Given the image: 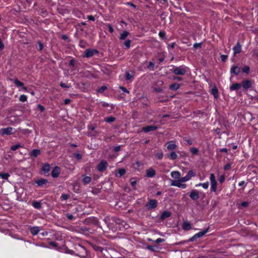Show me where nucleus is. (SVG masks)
<instances>
[{
    "label": "nucleus",
    "instance_id": "obj_1",
    "mask_svg": "<svg viewBox=\"0 0 258 258\" xmlns=\"http://www.w3.org/2000/svg\"><path fill=\"white\" fill-rule=\"evenodd\" d=\"M172 72L176 75H184L187 72V68L184 66L174 67Z\"/></svg>",
    "mask_w": 258,
    "mask_h": 258
},
{
    "label": "nucleus",
    "instance_id": "obj_2",
    "mask_svg": "<svg viewBox=\"0 0 258 258\" xmlns=\"http://www.w3.org/2000/svg\"><path fill=\"white\" fill-rule=\"evenodd\" d=\"M209 227L204 229V230L200 231V232L196 233L192 237H190L188 241L192 242L197 240L198 238H201L204 236L209 231Z\"/></svg>",
    "mask_w": 258,
    "mask_h": 258
},
{
    "label": "nucleus",
    "instance_id": "obj_3",
    "mask_svg": "<svg viewBox=\"0 0 258 258\" xmlns=\"http://www.w3.org/2000/svg\"><path fill=\"white\" fill-rule=\"evenodd\" d=\"M76 249L78 252V253H75L76 255L82 257H85L87 255V251L84 246L79 244L76 247Z\"/></svg>",
    "mask_w": 258,
    "mask_h": 258
},
{
    "label": "nucleus",
    "instance_id": "obj_4",
    "mask_svg": "<svg viewBox=\"0 0 258 258\" xmlns=\"http://www.w3.org/2000/svg\"><path fill=\"white\" fill-rule=\"evenodd\" d=\"M84 223L86 225H96V226H99V222L97 218L93 217L86 218L84 221Z\"/></svg>",
    "mask_w": 258,
    "mask_h": 258
},
{
    "label": "nucleus",
    "instance_id": "obj_5",
    "mask_svg": "<svg viewBox=\"0 0 258 258\" xmlns=\"http://www.w3.org/2000/svg\"><path fill=\"white\" fill-rule=\"evenodd\" d=\"M111 220L115 222L116 224L121 225L123 228L125 229L127 228L126 226L128 227V225L126 222L118 217H111Z\"/></svg>",
    "mask_w": 258,
    "mask_h": 258
},
{
    "label": "nucleus",
    "instance_id": "obj_6",
    "mask_svg": "<svg viewBox=\"0 0 258 258\" xmlns=\"http://www.w3.org/2000/svg\"><path fill=\"white\" fill-rule=\"evenodd\" d=\"M210 178L211 183V191L216 192L217 190V182L214 173L211 174Z\"/></svg>",
    "mask_w": 258,
    "mask_h": 258
},
{
    "label": "nucleus",
    "instance_id": "obj_7",
    "mask_svg": "<svg viewBox=\"0 0 258 258\" xmlns=\"http://www.w3.org/2000/svg\"><path fill=\"white\" fill-rule=\"evenodd\" d=\"M158 206V202L156 200L149 199L148 203L146 205V207L148 210H152L155 209Z\"/></svg>",
    "mask_w": 258,
    "mask_h": 258
},
{
    "label": "nucleus",
    "instance_id": "obj_8",
    "mask_svg": "<svg viewBox=\"0 0 258 258\" xmlns=\"http://www.w3.org/2000/svg\"><path fill=\"white\" fill-rule=\"evenodd\" d=\"M253 83V82H252L251 80H245L242 81L241 86L244 89L248 90L252 88Z\"/></svg>",
    "mask_w": 258,
    "mask_h": 258
},
{
    "label": "nucleus",
    "instance_id": "obj_9",
    "mask_svg": "<svg viewBox=\"0 0 258 258\" xmlns=\"http://www.w3.org/2000/svg\"><path fill=\"white\" fill-rule=\"evenodd\" d=\"M98 51L96 49H87L84 51V56L86 57H91L93 56L95 53H98Z\"/></svg>",
    "mask_w": 258,
    "mask_h": 258
},
{
    "label": "nucleus",
    "instance_id": "obj_10",
    "mask_svg": "<svg viewBox=\"0 0 258 258\" xmlns=\"http://www.w3.org/2000/svg\"><path fill=\"white\" fill-rule=\"evenodd\" d=\"M107 165L106 161L102 160L97 166V170L100 172H103L106 170Z\"/></svg>",
    "mask_w": 258,
    "mask_h": 258
},
{
    "label": "nucleus",
    "instance_id": "obj_11",
    "mask_svg": "<svg viewBox=\"0 0 258 258\" xmlns=\"http://www.w3.org/2000/svg\"><path fill=\"white\" fill-rule=\"evenodd\" d=\"M189 196L194 201L197 200L200 198L199 192L196 189L191 190L189 194Z\"/></svg>",
    "mask_w": 258,
    "mask_h": 258
},
{
    "label": "nucleus",
    "instance_id": "obj_12",
    "mask_svg": "<svg viewBox=\"0 0 258 258\" xmlns=\"http://www.w3.org/2000/svg\"><path fill=\"white\" fill-rule=\"evenodd\" d=\"M60 173V168L57 166H55L51 171V176L53 178H57L58 177Z\"/></svg>",
    "mask_w": 258,
    "mask_h": 258
},
{
    "label": "nucleus",
    "instance_id": "obj_13",
    "mask_svg": "<svg viewBox=\"0 0 258 258\" xmlns=\"http://www.w3.org/2000/svg\"><path fill=\"white\" fill-rule=\"evenodd\" d=\"M158 128L156 125H148L143 127L142 130L145 133H149L151 131H155Z\"/></svg>",
    "mask_w": 258,
    "mask_h": 258
},
{
    "label": "nucleus",
    "instance_id": "obj_14",
    "mask_svg": "<svg viewBox=\"0 0 258 258\" xmlns=\"http://www.w3.org/2000/svg\"><path fill=\"white\" fill-rule=\"evenodd\" d=\"M171 185L181 187L182 188H185L186 187V184L181 183L180 179L179 180H172Z\"/></svg>",
    "mask_w": 258,
    "mask_h": 258
},
{
    "label": "nucleus",
    "instance_id": "obj_15",
    "mask_svg": "<svg viewBox=\"0 0 258 258\" xmlns=\"http://www.w3.org/2000/svg\"><path fill=\"white\" fill-rule=\"evenodd\" d=\"M240 68L237 66L233 65L230 70V73L231 74H234L235 75H237L240 72Z\"/></svg>",
    "mask_w": 258,
    "mask_h": 258
},
{
    "label": "nucleus",
    "instance_id": "obj_16",
    "mask_svg": "<svg viewBox=\"0 0 258 258\" xmlns=\"http://www.w3.org/2000/svg\"><path fill=\"white\" fill-rule=\"evenodd\" d=\"M14 128L11 127L4 128L2 129V133L3 135H10L13 133Z\"/></svg>",
    "mask_w": 258,
    "mask_h": 258
},
{
    "label": "nucleus",
    "instance_id": "obj_17",
    "mask_svg": "<svg viewBox=\"0 0 258 258\" xmlns=\"http://www.w3.org/2000/svg\"><path fill=\"white\" fill-rule=\"evenodd\" d=\"M234 55L239 53L241 51V45L239 42H238L236 45L233 48Z\"/></svg>",
    "mask_w": 258,
    "mask_h": 258
},
{
    "label": "nucleus",
    "instance_id": "obj_18",
    "mask_svg": "<svg viewBox=\"0 0 258 258\" xmlns=\"http://www.w3.org/2000/svg\"><path fill=\"white\" fill-rule=\"evenodd\" d=\"M48 180L44 178H40L35 181V183L39 186H43L48 183Z\"/></svg>",
    "mask_w": 258,
    "mask_h": 258
},
{
    "label": "nucleus",
    "instance_id": "obj_19",
    "mask_svg": "<svg viewBox=\"0 0 258 258\" xmlns=\"http://www.w3.org/2000/svg\"><path fill=\"white\" fill-rule=\"evenodd\" d=\"M171 216V213L169 211H163L161 214L160 219L161 221L164 220V219L170 217Z\"/></svg>",
    "mask_w": 258,
    "mask_h": 258
},
{
    "label": "nucleus",
    "instance_id": "obj_20",
    "mask_svg": "<svg viewBox=\"0 0 258 258\" xmlns=\"http://www.w3.org/2000/svg\"><path fill=\"white\" fill-rule=\"evenodd\" d=\"M166 147L168 150H172L176 149L177 146L173 141H171L167 143Z\"/></svg>",
    "mask_w": 258,
    "mask_h": 258
},
{
    "label": "nucleus",
    "instance_id": "obj_21",
    "mask_svg": "<svg viewBox=\"0 0 258 258\" xmlns=\"http://www.w3.org/2000/svg\"><path fill=\"white\" fill-rule=\"evenodd\" d=\"M182 228L183 230L188 231L191 229V225L188 221H184L182 224Z\"/></svg>",
    "mask_w": 258,
    "mask_h": 258
},
{
    "label": "nucleus",
    "instance_id": "obj_22",
    "mask_svg": "<svg viewBox=\"0 0 258 258\" xmlns=\"http://www.w3.org/2000/svg\"><path fill=\"white\" fill-rule=\"evenodd\" d=\"M155 174L156 172L155 170L152 168H150L149 169L147 170L146 176L148 177H153L155 176Z\"/></svg>",
    "mask_w": 258,
    "mask_h": 258
},
{
    "label": "nucleus",
    "instance_id": "obj_23",
    "mask_svg": "<svg viewBox=\"0 0 258 258\" xmlns=\"http://www.w3.org/2000/svg\"><path fill=\"white\" fill-rule=\"evenodd\" d=\"M82 182L84 185L89 184L91 181V178L90 176H86L85 174L82 175Z\"/></svg>",
    "mask_w": 258,
    "mask_h": 258
},
{
    "label": "nucleus",
    "instance_id": "obj_24",
    "mask_svg": "<svg viewBox=\"0 0 258 258\" xmlns=\"http://www.w3.org/2000/svg\"><path fill=\"white\" fill-rule=\"evenodd\" d=\"M211 93L214 96L215 99H217L218 98V90L215 86H214V87L211 89Z\"/></svg>",
    "mask_w": 258,
    "mask_h": 258
},
{
    "label": "nucleus",
    "instance_id": "obj_25",
    "mask_svg": "<svg viewBox=\"0 0 258 258\" xmlns=\"http://www.w3.org/2000/svg\"><path fill=\"white\" fill-rule=\"evenodd\" d=\"M39 227L37 226H34L30 228V232L33 235H37L39 233Z\"/></svg>",
    "mask_w": 258,
    "mask_h": 258
},
{
    "label": "nucleus",
    "instance_id": "obj_26",
    "mask_svg": "<svg viewBox=\"0 0 258 258\" xmlns=\"http://www.w3.org/2000/svg\"><path fill=\"white\" fill-rule=\"evenodd\" d=\"M241 84L240 83H234L230 87V90L231 91H234V90H237L240 89L241 87Z\"/></svg>",
    "mask_w": 258,
    "mask_h": 258
},
{
    "label": "nucleus",
    "instance_id": "obj_27",
    "mask_svg": "<svg viewBox=\"0 0 258 258\" xmlns=\"http://www.w3.org/2000/svg\"><path fill=\"white\" fill-rule=\"evenodd\" d=\"M41 153L39 149H34L30 153L31 157H36Z\"/></svg>",
    "mask_w": 258,
    "mask_h": 258
},
{
    "label": "nucleus",
    "instance_id": "obj_28",
    "mask_svg": "<svg viewBox=\"0 0 258 258\" xmlns=\"http://www.w3.org/2000/svg\"><path fill=\"white\" fill-rule=\"evenodd\" d=\"M50 166L48 163H46L43 165L42 168V170L45 174L48 173L50 171Z\"/></svg>",
    "mask_w": 258,
    "mask_h": 258
},
{
    "label": "nucleus",
    "instance_id": "obj_29",
    "mask_svg": "<svg viewBox=\"0 0 258 258\" xmlns=\"http://www.w3.org/2000/svg\"><path fill=\"white\" fill-rule=\"evenodd\" d=\"M180 85L178 83H174L171 84L169 86V89L172 91H176L179 88Z\"/></svg>",
    "mask_w": 258,
    "mask_h": 258
},
{
    "label": "nucleus",
    "instance_id": "obj_30",
    "mask_svg": "<svg viewBox=\"0 0 258 258\" xmlns=\"http://www.w3.org/2000/svg\"><path fill=\"white\" fill-rule=\"evenodd\" d=\"M171 176L172 178L177 179L180 178V173L177 171H172L171 173Z\"/></svg>",
    "mask_w": 258,
    "mask_h": 258
},
{
    "label": "nucleus",
    "instance_id": "obj_31",
    "mask_svg": "<svg viewBox=\"0 0 258 258\" xmlns=\"http://www.w3.org/2000/svg\"><path fill=\"white\" fill-rule=\"evenodd\" d=\"M130 34L128 31H127L126 30H124L121 34H120L119 39L120 40H124Z\"/></svg>",
    "mask_w": 258,
    "mask_h": 258
},
{
    "label": "nucleus",
    "instance_id": "obj_32",
    "mask_svg": "<svg viewBox=\"0 0 258 258\" xmlns=\"http://www.w3.org/2000/svg\"><path fill=\"white\" fill-rule=\"evenodd\" d=\"M32 205L33 207L37 209H40L41 208V203L40 202L35 201L32 202Z\"/></svg>",
    "mask_w": 258,
    "mask_h": 258
},
{
    "label": "nucleus",
    "instance_id": "obj_33",
    "mask_svg": "<svg viewBox=\"0 0 258 258\" xmlns=\"http://www.w3.org/2000/svg\"><path fill=\"white\" fill-rule=\"evenodd\" d=\"M88 128L89 130H91L93 132V133H90L91 136H96L99 134V132H97L96 131H94L95 128V126H92V125H88Z\"/></svg>",
    "mask_w": 258,
    "mask_h": 258
},
{
    "label": "nucleus",
    "instance_id": "obj_34",
    "mask_svg": "<svg viewBox=\"0 0 258 258\" xmlns=\"http://www.w3.org/2000/svg\"><path fill=\"white\" fill-rule=\"evenodd\" d=\"M147 248L153 252H156L158 251V247L156 245H148L147 246Z\"/></svg>",
    "mask_w": 258,
    "mask_h": 258
},
{
    "label": "nucleus",
    "instance_id": "obj_35",
    "mask_svg": "<svg viewBox=\"0 0 258 258\" xmlns=\"http://www.w3.org/2000/svg\"><path fill=\"white\" fill-rule=\"evenodd\" d=\"M116 118L114 117L113 116H109L105 118L104 120L106 122L108 123H111L115 120Z\"/></svg>",
    "mask_w": 258,
    "mask_h": 258
},
{
    "label": "nucleus",
    "instance_id": "obj_36",
    "mask_svg": "<svg viewBox=\"0 0 258 258\" xmlns=\"http://www.w3.org/2000/svg\"><path fill=\"white\" fill-rule=\"evenodd\" d=\"M14 83L15 84V85L18 87H22L24 86V83L19 81L17 79H15L14 80Z\"/></svg>",
    "mask_w": 258,
    "mask_h": 258
},
{
    "label": "nucleus",
    "instance_id": "obj_37",
    "mask_svg": "<svg viewBox=\"0 0 258 258\" xmlns=\"http://www.w3.org/2000/svg\"><path fill=\"white\" fill-rule=\"evenodd\" d=\"M92 247H93V248L96 251H99V252H102L103 250V247L98 246V245H93L92 246Z\"/></svg>",
    "mask_w": 258,
    "mask_h": 258
},
{
    "label": "nucleus",
    "instance_id": "obj_38",
    "mask_svg": "<svg viewBox=\"0 0 258 258\" xmlns=\"http://www.w3.org/2000/svg\"><path fill=\"white\" fill-rule=\"evenodd\" d=\"M125 170L123 168H120L118 170L117 174L119 177H121L125 173Z\"/></svg>",
    "mask_w": 258,
    "mask_h": 258
},
{
    "label": "nucleus",
    "instance_id": "obj_39",
    "mask_svg": "<svg viewBox=\"0 0 258 258\" xmlns=\"http://www.w3.org/2000/svg\"><path fill=\"white\" fill-rule=\"evenodd\" d=\"M169 157L172 160H175L177 158V155L175 152H171L169 156Z\"/></svg>",
    "mask_w": 258,
    "mask_h": 258
},
{
    "label": "nucleus",
    "instance_id": "obj_40",
    "mask_svg": "<svg viewBox=\"0 0 258 258\" xmlns=\"http://www.w3.org/2000/svg\"><path fill=\"white\" fill-rule=\"evenodd\" d=\"M10 176V174L8 173H0V177L3 179H7Z\"/></svg>",
    "mask_w": 258,
    "mask_h": 258
},
{
    "label": "nucleus",
    "instance_id": "obj_41",
    "mask_svg": "<svg viewBox=\"0 0 258 258\" xmlns=\"http://www.w3.org/2000/svg\"><path fill=\"white\" fill-rule=\"evenodd\" d=\"M23 146L21 145V144H16V145H15L14 146H12L11 147V150L12 151H16V150H17L18 148H20V147H22Z\"/></svg>",
    "mask_w": 258,
    "mask_h": 258
},
{
    "label": "nucleus",
    "instance_id": "obj_42",
    "mask_svg": "<svg viewBox=\"0 0 258 258\" xmlns=\"http://www.w3.org/2000/svg\"><path fill=\"white\" fill-rule=\"evenodd\" d=\"M197 186H202L205 189H207L209 187V182H206L205 183H199L197 185H196Z\"/></svg>",
    "mask_w": 258,
    "mask_h": 258
},
{
    "label": "nucleus",
    "instance_id": "obj_43",
    "mask_svg": "<svg viewBox=\"0 0 258 258\" xmlns=\"http://www.w3.org/2000/svg\"><path fill=\"white\" fill-rule=\"evenodd\" d=\"M242 71L243 73L248 74L250 72V68L247 66H245L242 69Z\"/></svg>",
    "mask_w": 258,
    "mask_h": 258
},
{
    "label": "nucleus",
    "instance_id": "obj_44",
    "mask_svg": "<svg viewBox=\"0 0 258 258\" xmlns=\"http://www.w3.org/2000/svg\"><path fill=\"white\" fill-rule=\"evenodd\" d=\"M107 89V87L106 86H101L100 88H99L98 90V92L100 93H103L106 89Z\"/></svg>",
    "mask_w": 258,
    "mask_h": 258
},
{
    "label": "nucleus",
    "instance_id": "obj_45",
    "mask_svg": "<svg viewBox=\"0 0 258 258\" xmlns=\"http://www.w3.org/2000/svg\"><path fill=\"white\" fill-rule=\"evenodd\" d=\"M190 151L191 153L192 154H194V155L197 154L198 153V152H199L198 149L196 148L195 147H193V148H190Z\"/></svg>",
    "mask_w": 258,
    "mask_h": 258
},
{
    "label": "nucleus",
    "instance_id": "obj_46",
    "mask_svg": "<svg viewBox=\"0 0 258 258\" xmlns=\"http://www.w3.org/2000/svg\"><path fill=\"white\" fill-rule=\"evenodd\" d=\"M131 40H126L124 42V45L126 47V48H129L131 47Z\"/></svg>",
    "mask_w": 258,
    "mask_h": 258
},
{
    "label": "nucleus",
    "instance_id": "obj_47",
    "mask_svg": "<svg viewBox=\"0 0 258 258\" xmlns=\"http://www.w3.org/2000/svg\"><path fill=\"white\" fill-rule=\"evenodd\" d=\"M27 99V97L25 95H21L20 98H19V100L20 101H21V102H23L26 101Z\"/></svg>",
    "mask_w": 258,
    "mask_h": 258
},
{
    "label": "nucleus",
    "instance_id": "obj_48",
    "mask_svg": "<svg viewBox=\"0 0 258 258\" xmlns=\"http://www.w3.org/2000/svg\"><path fill=\"white\" fill-rule=\"evenodd\" d=\"M154 67H155V64L154 62H151L150 61L149 63V64H148V68L149 69H150V70H154Z\"/></svg>",
    "mask_w": 258,
    "mask_h": 258
},
{
    "label": "nucleus",
    "instance_id": "obj_49",
    "mask_svg": "<svg viewBox=\"0 0 258 258\" xmlns=\"http://www.w3.org/2000/svg\"><path fill=\"white\" fill-rule=\"evenodd\" d=\"M149 240L153 241V240H152V239H149ZM165 240L163 238H159L157 239L156 240L154 241V242L156 243H159L165 241Z\"/></svg>",
    "mask_w": 258,
    "mask_h": 258
},
{
    "label": "nucleus",
    "instance_id": "obj_50",
    "mask_svg": "<svg viewBox=\"0 0 258 258\" xmlns=\"http://www.w3.org/2000/svg\"><path fill=\"white\" fill-rule=\"evenodd\" d=\"M186 175L189 177V179H190L191 177L195 176V173L192 170H189Z\"/></svg>",
    "mask_w": 258,
    "mask_h": 258
},
{
    "label": "nucleus",
    "instance_id": "obj_51",
    "mask_svg": "<svg viewBox=\"0 0 258 258\" xmlns=\"http://www.w3.org/2000/svg\"><path fill=\"white\" fill-rule=\"evenodd\" d=\"M156 155L157 157L160 160L163 157V154L162 151L157 152L156 153Z\"/></svg>",
    "mask_w": 258,
    "mask_h": 258
},
{
    "label": "nucleus",
    "instance_id": "obj_52",
    "mask_svg": "<svg viewBox=\"0 0 258 258\" xmlns=\"http://www.w3.org/2000/svg\"><path fill=\"white\" fill-rule=\"evenodd\" d=\"M220 58L223 62H225L228 58V55L225 54H221Z\"/></svg>",
    "mask_w": 258,
    "mask_h": 258
},
{
    "label": "nucleus",
    "instance_id": "obj_53",
    "mask_svg": "<svg viewBox=\"0 0 258 258\" xmlns=\"http://www.w3.org/2000/svg\"><path fill=\"white\" fill-rule=\"evenodd\" d=\"M190 179L189 178V177L186 175L184 177H182L180 178V181L182 182H186L188 180H189Z\"/></svg>",
    "mask_w": 258,
    "mask_h": 258
},
{
    "label": "nucleus",
    "instance_id": "obj_54",
    "mask_svg": "<svg viewBox=\"0 0 258 258\" xmlns=\"http://www.w3.org/2000/svg\"><path fill=\"white\" fill-rule=\"evenodd\" d=\"M70 198V196L68 194H62L61 196L60 199L62 200H67Z\"/></svg>",
    "mask_w": 258,
    "mask_h": 258
},
{
    "label": "nucleus",
    "instance_id": "obj_55",
    "mask_svg": "<svg viewBox=\"0 0 258 258\" xmlns=\"http://www.w3.org/2000/svg\"><path fill=\"white\" fill-rule=\"evenodd\" d=\"M38 43V50H42L44 47V45L43 44V43L40 41H38L37 42Z\"/></svg>",
    "mask_w": 258,
    "mask_h": 258
},
{
    "label": "nucleus",
    "instance_id": "obj_56",
    "mask_svg": "<svg viewBox=\"0 0 258 258\" xmlns=\"http://www.w3.org/2000/svg\"><path fill=\"white\" fill-rule=\"evenodd\" d=\"M66 217L69 220H73L75 219V217L69 213H67L66 214Z\"/></svg>",
    "mask_w": 258,
    "mask_h": 258
},
{
    "label": "nucleus",
    "instance_id": "obj_57",
    "mask_svg": "<svg viewBox=\"0 0 258 258\" xmlns=\"http://www.w3.org/2000/svg\"><path fill=\"white\" fill-rule=\"evenodd\" d=\"M80 230L83 232H87L89 231V228L85 226H82L80 227Z\"/></svg>",
    "mask_w": 258,
    "mask_h": 258
},
{
    "label": "nucleus",
    "instance_id": "obj_58",
    "mask_svg": "<svg viewBox=\"0 0 258 258\" xmlns=\"http://www.w3.org/2000/svg\"><path fill=\"white\" fill-rule=\"evenodd\" d=\"M74 156L78 160H80L82 158V155L80 153H75Z\"/></svg>",
    "mask_w": 258,
    "mask_h": 258
},
{
    "label": "nucleus",
    "instance_id": "obj_59",
    "mask_svg": "<svg viewBox=\"0 0 258 258\" xmlns=\"http://www.w3.org/2000/svg\"><path fill=\"white\" fill-rule=\"evenodd\" d=\"M160 37L162 39L165 38V32L164 31H160L159 33Z\"/></svg>",
    "mask_w": 258,
    "mask_h": 258
},
{
    "label": "nucleus",
    "instance_id": "obj_60",
    "mask_svg": "<svg viewBox=\"0 0 258 258\" xmlns=\"http://www.w3.org/2000/svg\"><path fill=\"white\" fill-rule=\"evenodd\" d=\"M107 26L108 27V29H109V31L111 33H112L114 31V29L112 27V26H111V24H108L107 25Z\"/></svg>",
    "mask_w": 258,
    "mask_h": 258
},
{
    "label": "nucleus",
    "instance_id": "obj_61",
    "mask_svg": "<svg viewBox=\"0 0 258 258\" xmlns=\"http://www.w3.org/2000/svg\"><path fill=\"white\" fill-rule=\"evenodd\" d=\"M202 46V43H196L194 44V48L197 49L198 48H201Z\"/></svg>",
    "mask_w": 258,
    "mask_h": 258
},
{
    "label": "nucleus",
    "instance_id": "obj_62",
    "mask_svg": "<svg viewBox=\"0 0 258 258\" xmlns=\"http://www.w3.org/2000/svg\"><path fill=\"white\" fill-rule=\"evenodd\" d=\"M132 77L133 76L128 72L125 73V78L126 80H130Z\"/></svg>",
    "mask_w": 258,
    "mask_h": 258
},
{
    "label": "nucleus",
    "instance_id": "obj_63",
    "mask_svg": "<svg viewBox=\"0 0 258 258\" xmlns=\"http://www.w3.org/2000/svg\"><path fill=\"white\" fill-rule=\"evenodd\" d=\"M184 141L186 142L188 145H191L192 144V141L190 139H185Z\"/></svg>",
    "mask_w": 258,
    "mask_h": 258
},
{
    "label": "nucleus",
    "instance_id": "obj_64",
    "mask_svg": "<svg viewBox=\"0 0 258 258\" xmlns=\"http://www.w3.org/2000/svg\"><path fill=\"white\" fill-rule=\"evenodd\" d=\"M38 108H39L41 112H43L45 110V108L44 107V106L40 104L38 105Z\"/></svg>",
    "mask_w": 258,
    "mask_h": 258
}]
</instances>
